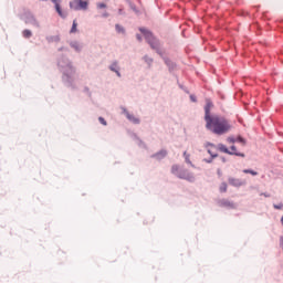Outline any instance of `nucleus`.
<instances>
[{
  "label": "nucleus",
  "mask_w": 283,
  "mask_h": 283,
  "mask_svg": "<svg viewBox=\"0 0 283 283\" xmlns=\"http://www.w3.org/2000/svg\"><path fill=\"white\" fill-rule=\"evenodd\" d=\"M70 8L71 10H87V8H90V1L87 0H72L70 2Z\"/></svg>",
  "instance_id": "obj_4"
},
{
  "label": "nucleus",
  "mask_w": 283,
  "mask_h": 283,
  "mask_svg": "<svg viewBox=\"0 0 283 283\" xmlns=\"http://www.w3.org/2000/svg\"><path fill=\"white\" fill-rule=\"evenodd\" d=\"M219 207H228V209H233L235 205L233 202L227 200V199H221L219 200Z\"/></svg>",
  "instance_id": "obj_9"
},
{
  "label": "nucleus",
  "mask_w": 283,
  "mask_h": 283,
  "mask_svg": "<svg viewBox=\"0 0 283 283\" xmlns=\"http://www.w3.org/2000/svg\"><path fill=\"white\" fill-rule=\"evenodd\" d=\"M261 196H264L265 198H270L271 195H266V193H261Z\"/></svg>",
  "instance_id": "obj_31"
},
{
  "label": "nucleus",
  "mask_w": 283,
  "mask_h": 283,
  "mask_svg": "<svg viewBox=\"0 0 283 283\" xmlns=\"http://www.w3.org/2000/svg\"><path fill=\"white\" fill-rule=\"evenodd\" d=\"M25 23H29L30 25H33L34 28H41L39 20H36V18H34V15H29L25 20Z\"/></svg>",
  "instance_id": "obj_7"
},
{
  "label": "nucleus",
  "mask_w": 283,
  "mask_h": 283,
  "mask_svg": "<svg viewBox=\"0 0 283 283\" xmlns=\"http://www.w3.org/2000/svg\"><path fill=\"white\" fill-rule=\"evenodd\" d=\"M219 191L221 193H227V182L221 184V186L219 187Z\"/></svg>",
  "instance_id": "obj_18"
},
{
  "label": "nucleus",
  "mask_w": 283,
  "mask_h": 283,
  "mask_svg": "<svg viewBox=\"0 0 283 283\" xmlns=\"http://www.w3.org/2000/svg\"><path fill=\"white\" fill-rule=\"evenodd\" d=\"M97 8H98L99 10H103V8H107V4L101 2V3H97Z\"/></svg>",
  "instance_id": "obj_24"
},
{
  "label": "nucleus",
  "mask_w": 283,
  "mask_h": 283,
  "mask_svg": "<svg viewBox=\"0 0 283 283\" xmlns=\"http://www.w3.org/2000/svg\"><path fill=\"white\" fill-rule=\"evenodd\" d=\"M184 158L187 163V165H191V167H193V164L191 163V155H189L187 151H184Z\"/></svg>",
  "instance_id": "obj_15"
},
{
  "label": "nucleus",
  "mask_w": 283,
  "mask_h": 283,
  "mask_svg": "<svg viewBox=\"0 0 283 283\" xmlns=\"http://www.w3.org/2000/svg\"><path fill=\"white\" fill-rule=\"evenodd\" d=\"M116 30L117 32H125V29H123V27H120V24H116Z\"/></svg>",
  "instance_id": "obj_25"
},
{
  "label": "nucleus",
  "mask_w": 283,
  "mask_h": 283,
  "mask_svg": "<svg viewBox=\"0 0 283 283\" xmlns=\"http://www.w3.org/2000/svg\"><path fill=\"white\" fill-rule=\"evenodd\" d=\"M22 35L24 36V39H30V36H32V31L25 29V30L22 32Z\"/></svg>",
  "instance_id": "obj_17"
},
{
  "label": "nucleus",
  "mask_w": 283,
  "mask_h": 283,
  "mask_svg": "<svg viewBox=\"0 0 283 283\" xmlns=\"http://www.w3.org/2000/svg\"><path fill=\"white\" fill-rule=\"evenodd\" d=\"M144 61L146 63H148L149 65H151V63H154V60L151 57H149V56H144Z\"/></svg>",
  "instance_id": "obj_21"
},
{
  "label": "nucleus",
  "mask_w": 283,
  "mask_h": 283,
  "mask_svg": "<svg viewBox=\"0 0 283 283\" xmlns=\"http://www.w3.org/2000/svg\"><path fill=\"white\" fill-rule=\"evenodd\" d=\"M166 65H169V60H165Z\"/></svg>",
  "instance_id": "obj_33"
},
{
  "label": "nucleus",
  "mask_w": 283,
  "mask_h": 283,
  "mask_svg": "<svg viewBox=\"0 0 283 283\" xmlns=\"http://www.w3.org/2000/svg\"><path fill=\"white\" fill-rule=\"evenodd\" d=\"M71 48H74V50H76V52H81V44H78L77 42L71 43Z\"/></svg>",
  "instance_id": "obj_19"
},
{
  "label": "nucleus",
  "mask_w": 283,
  "mask_h": 283,
  "mask_svg": "<svg viewBox=\"0 0 283 283\" xmlns=\"http://www.w3.org/2000/svg\"><path fill=\"white\" fill-rule=\"evenodd\" d=\"M171 172L177 177L181 178L182 180H188L189 182H193L196 178L193 177V174L189 172V170H179L178 166H172Z\"/></svg>",
  "instance_id": "obj_3"
},
{
  "label": "nucleus",
  "mask_w": 283,
  "mask_h": 283,
  "mask_svg": "<svg viewBox=\"0 0 283 283\" xmlns=\"http://www.w3.org/2000/svg\"><path fill=\"white\" fill-rule=\"evenodd\" d=\"M228 143H237V139L233 138V137H229V138H228Z\"/></svg>",
  "instance_id": "obj_27"
},
{
  "label": "nucleus",
  "mask_w": 283,
  "mask_h": 283,
  "mask_svg": "<svg viewBox=\"0 0 283 283\" xmlns=\"http://www.w3.org/2000/svg\"><path fill=\"white\" fill-rule=\"evenodd\" d=\"M98 120H99V123L102 124V125H107V122L105 120V118H103V117H98Z\"/></svg>",
  "instance_id": "obj_26"
},
{
  "label": "nucleus",
  "mask_w": 283,
  "mask_h": 283,
  "mask_svg": "<svg viewBox=\"0 0 283 283\" xmlns=\"http://www.w3.org/2000/svg\"><path fill=\"white\" fill-rule=\"evenodd\" d=\"M218 149H219V151H222L223 154H229L230 155L229 148H227V146H224L223 144H219Z\"/></svg>",
  "instance_id": "obj_14"
},
{
  "label": "nucleus",
  "mask_w": 283,
  "mask_h": 283,
  "mask_svg": "<svg viewBox=\"0 0 283 283\" xmlns=\"http://www.w3.org/2000/svg\"><path fill=\"white\" fill-rule=\"evenodd\" d=\"M124 113L126 114V118H128V120H130V123H134L135 125H138V123H140V119H138L134 115L129 114V112H127V109H124Z\"/></svg>",
  "instance_id": "obj_10"
},
{
  "label": "nucleus",
  "mask_w": 283,
  "mask_h": 283,
  "mask_svg": "<svg viewBox=\"0 0 283 283\" xmlns=\"http://www.w3.org/2000/svg\"><path fill=\"white\" fill-rule=\"evenodd\" d=\"M48 43H59L61 41V38L59 35H50L46 36Z\"/></svg>",
  "instance_id": "obj_12"
},
{
  "label": "nucleus",
  "mask_w": 283,
  "mask_h": 283,
  "mask_svg": "<svg viewBox=\"0 0 283 283\" xmlns=\"http://www.w3.org/2000/svg\"><path fill=\"white\" fill-rule=\"evenodd\" d=\"M211 107H213V104L211 102H207V104L205 106V120H206V123L210 118H213V115H211Z\"/></svg>",
  "instance_id": "obj_5"
},
{
  "label": "nucleus",
  "mask_w": 283,
  "mask_h": 283,
  "mask_svg": "<svg viewBox=\"0 0 283 283\" xmlns=\"http://www.w3.org/2000/svg\"><path fill=\"white\" fill-rule=\"evenodd\" d=\"M139 31L145 36L147 43L150 45L151 50H156L157 54L163 56V51H160V43L158 40L154 36V34L148 31L147 29L139 28Z\"/></svg>",
  "instance_id": "obj_2"
},
{
  "label": "nucleus",
  "mask_w": 283,
  "mask_h": 283,
  "mask_svg": "<svg viewBox=\"0 0 283 283\" xmlns=\"http://www.w3.org/2000/svg\"><path fill=\"white\" fill-rule=\"evenodd\" d=\"M109 70H111L112 72H115V74H116L118 77H120V71H118V70H119V67H118V62H114V63L109 66Z\"/></svg>",
  "instance_id": "obj_11"
},
{
  "label": "nucleus",
  "mask_w": 283,
  "mask_h": 283,
  "mask_svg": "<svg viewBox=\"0 0 283 283\" xmlns=\"http://www.w3.org/2000/svg\"><path fill=\"white\" fill-rule=\"evenodd\" d=\"M211 161H212V159L207 160V163H211Z\"/></svg>",
  "instance_id": "obj_34"
},
{
  "label": "nucleus",
  "mask_w": 283,
  "mask_h": 283,
  "mask_svg": "<svg viewBox=\"0 0 283 283\" xmlns=\"http://www.w3.org/2000/svg\"><path fill=\"white\" fill-rule=\"evenodd\" d=\"M137 41H143V38L140 36V34H137Z\"/></svg>",
  "instance_id": "obj_30"
},
{
  "label": "nucleus",
  "mask_w": 283,
  "mask_h": 283,
  "mask_svg": "<svg viewBox=\"0 0 283 283\" xmlns=\"http://www.w3.org/2000/svg\"><path fill=\"white\" fill-rule=\"evenodd\" d=\"M190 101H192V103H196V97H195V95H190Z\"/></svg>",
  "instance_id": "obj_29"
},
{
  "label": "nucleus",
  "mask_w": 283,
  "mask_h": 283,
  "mask_svg": "<svg viewBox=\"0 0 283 283\" xmlns=\"http://www.w3.org/2000/svg\"><path fill=\"white\" fill-rule=\"evenodd\" d=\"M230 156H240L241 158H244V154L243 153H238V149L235 148V146H231L230 148Z\"/></svg>",
  "instance_id": "obj_13"
},
{
  "label": "nucleus",
  "mask_w": 283,
  "mask_h": 283,
  "mask_svg": "<svg viewBox=\"0 0 283 283\" xmlns=\"http://www.w3.org/2000/svg\"><path fill=\"white\" fill-rule=\"evenodd\" d=\"M237 143H241L242 145H247V140L244 138L240 137V136L237 138Z\"/></svg>",
  "instance_id": "obj_23"
},
{
  "label": "nucleus",
  "mask_w": 283,
  "mask_h": 283,
  "mask_svg": "<svg viewBox=\"0 0 283 283\" xmlns=\"http://www.w3.org/2000/svg\"><path fill=\"white\" fill-rule=\"evenodd\" d=\"M229 185H231L232 187H242V185H244V182H242V180L238 179V178H229L228 179Z\"/></svg>",
  "instance_id": "obj_8"
},
{
  "label": "nucleus",
  "mask_w": 283,
  "mask_h": 283,
  "mask_svg": "<svg viewBox=\"0 0 283 283\" xmlns=\"http://www.w3.org/2000/svg\"><path fill=\"white\" fill-rule=\"evenodd\" d=\"M231 128V122H229L224 116L212 115V118L206 122V129L217 136H224V134H229Z\"/></svg>",
  "instance_id": "obj_1"
},
{
  "label": "nucleus",
  "mask_w": 283,
  "mask_h": 283,
  "mask_svg": "<svg viewBox=\"0 0 283 283\" xmlns=\"http://www.w3.org/2000/svg\"><path fill=\"white\" fill-rule=\"evenodd\" d=\"M167 156V150H160L156 155H154L155 158H165Z\"/></svg>",
  "instance_id": "obj_16"
},
{
  "label": "nucleus",
  "mask_w": 283,
  "mask_h": 283,
  "mask_svg": "<svg viewBox=\"0 0 283 283\" xmlns=\"http://www.w3.org/2000/svg\"><path fill=\"white\" fill-rule=\"evenodd\" d=\"M243 174H251V176H258V171L251 169H244Z\"/></svg>",
  "instance_id": "obj_20"
},
{
  "label": "nucleus",
  "mask_w": 283,
  "mask_h": 283,
  "mask_svg": "<svg viewBox=\"0 0 283 283\" xmlns=\"http://www.w3.org/2000/svg\"><path fill=\"white\" fill-rule=\"evenodd\" d=\"M273 207H274V209H282V208H283V205H282V203H279V205H274Z\"/></svg>",
  "instance_id": "obj_28"
},
{
  "label": "nucleus",
  "mask_w": 283,
  "mask_h": 283,
  "mask_svg": "<svg viewBox=\"0 0 283 283\" xmlns=\"http://www.w3.org/2000/svg\"><path fill=\"white\" fill-rule=\"evenodd\" d=\"M103 17L107 18V17H109V14L107 12H105V13H103Z\"/></svg>",
  "instance_id": "obj_32"
},
{
  "label": "nucleus",
  "mask_w": 283,
  "mask_h": 283,
  "mask_svg": "<svg viewBox=\"0 0 283 283\" xmlns=\"http://www.w3.org/2000/svg\"><path fill=\"white\" fill-rule=\"evenodd\" d=\"M206 149L208 154L211 156V158H218V154L216 153V145L213 144H207Z\"/></svg>",
  "instance_id": "obj_6"
},
{
  "label": "nucleus",
  "mask_w": 283,
  "mask_h": 283,
  "mask_svg": "<svg viewBox=\"0 0 283 283\" xmlns=\"http://www.w3.org/2000/svg\"><path fill=\"white\" fill-rule=\"evenodd\" d=\"M76 27H77L76 20H74V21H73V25H72V28H71V33L76 32Z\"/></svg>",
  "instance_id": "obj_22"
}]
</instances>
